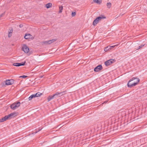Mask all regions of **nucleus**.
<instances>
[{
  "instance_id": "obj_1",
  "label": "nucleus",
  "mask_w": 147,
  "mask_h": 147,
  "mask_svg": "<svg viewBox=\"0 0 147 147\" xmlns=\"http://www.w3.org/2000/svg\"><path fill=\"white\" fill-rule=\"evenodd\" d=\"M140 81V79L137 77H133L129 81L127 86L129 88H131L137 85Z\"/></svg>"
},
{
  "instance_id": "obj_2",
  "label": "nucleus",
  "mask_w": 147,
  "mask_h": 147,
  "mask_svg": "<svg viewBox=\"0 0 147 147\" xmlns=\"http://www.w3.org/2000/svg\"><path fill=\"white\" fill-rule=\"evenodd\" d=\"M115 59H110L105 62V64L106 66L107 67L113 63L115 62Z\"/></svg>"
},
{
  "instance_id": "obj_3",
  "label": "nucleus",
  "mask_w": 147,
  "mask_h": 147,
  "mask_svg": "<svg viewBox=\"0 0 147 147\" xmlns=\"http://www.w3.org/2000/svg\"><path fill=\"white\" fill-rule=\"evenodd\" d=\"M66 91H64L61 92H57L56 93L54 94L55 98H58L66 93Z\"/></svg>"
},
{
  "instance_id": "obj_4",
  "label": "nucleus",
  "mask_w": 147,
  "mask_h": 147,
  "mask_svg": "<svg viewBox=\"0 0 147 147\" xmlns=\"http://www.w3.org/2000/svg\"><path fill=\"white\" fill-rule=\"evenodd\" d=\"M22 49L25 53H28L29 51V49L28 47H27L26 45H23Z\"/></svg>"
},
{
  "instance_id": "obj_5",
  "label": "nucleus",
  "mask_w": 147,
  "mask_h": 147,
  "mask_svg": "<svg viewBox=\"0 0 147 147\" xmlns=\"http://www.w3.org/2000/svg\"><path fill=\"white\" fill-rule=\"evenodd\" d=\"M103 69L102 66L101 65H99L94 69V71L95 72H98L102 70Z\"/></svg>"
},
{
  "instance_id": "obj_6",
  "label": "nucleus",
  "mask_w": 147,
  "mask_h": 147,
  "mask_svg": "<svg viewBox=\"0 0 147 147\" xmlns=\"http://www.w3.org/2000/svg\"><path fill=\"white\" fill-rule=\"evenodd\" d=\"M26 61L22 62L21 63H15L13 64V65L19 67L22 65H25Z\"/></svg>"
},
{
  "instance_id": "obj_7",
  "label": "nucleus",
  "mask_w": 147,
  "mask_h": 147,
  "mask_svg": "<svg viewBox=\"0 0 147 147\" xmlns=\"http://www.w3.org/2000/svg\"><path fill=\"white\" fill-rule=\"evenodd\" d=\"M14 82V80L13 79L8 80L5 81V84L7 85H10L13 84Z\"/></svg>"
},
{
  "instance_id": "obj_8",
  "label": "nucleus",
  "mask_w": 147,
  "mask_h": 147,
  "mask_svg": "<svg viewBox=\"0 0 147 147\" xmlns=\"http://www.w3.org/2000/svg\"><path fill=\"white\" fill-rule=\"evenodd\" d=\"M97 19L99 20L100 21L102 19H104L106 18V17L104 15H100L99 16L97 17Z\"/></svg>"
},
{
  "instance_id": "obj_9",
  "label": "nucleus",
  "mask_w": 147,
  "mask_h": 147,
  "mask_svg": "<svg viewBox=\"0 0 147 147\" xmlns=\"http://www.w3.org/2000/svg\"><path fill=\"white\" fill-rule=\"evenodd\" d=\"M99 22V21L96 18L93 21V25L94 26H95L98 23V22Z\"/></svg>"
},
{
  "instance_id": "obj_10",
  "label": "nucleus",
  "mask_w": 147,
  "mask_h": 147,
  "mask_svg": "<svg viewBox=\"0 0 147 147\" xmlns=\"http://www.w3.org/2000/svg\"><path fill=\"white\" fill-rule=\"evenodd\" d=\"M15 104V103L14 102L10 106L11 108L13 110L15 109L17 107L16 106Z\"/></svg>"
},
{
  "instance_id": "obj_11",
  "label": "nucleus",
  "mask_w": 147,
  "mask_h": 147,
  "mask_svg": "<svg viewBox=\"0 0 147 147\" xmlns=\"http://www.w3.org/2000/svg\"><path fill=\"white\" fill-rule=\"evenodd\" d=\"M55 98V97L54 96V94L53 95L49 96L47 98V100L48 102L49 101L52 99Z\"/></svg>"
},
{
  "instance_id": "obj_12",
  "label": "nucleus",
  "mask_w": 147,
  "mask_h": 147,
  "mask_svg": "<svg viewBox=\"0 0 147 147\" xmlns=\"http://www.w3.org/2000/svg\"><path fill=\"white\" fill-rule=\"evenodd\" d=\"M93 2L98 4H100L102 2V0H93Z\"/></svg>"
},
{
  "instance_id": "obj_13",
  "label": "nucleus",
  "mask_w": 147,
  "mask_h": 147,
  "mask_svg": "<svg viewBox=\"0 0 147 147\" xmlns=\"http://www.w3.org/2000/svg\"><path fill=\"white\" fill-rule=\"evenodd\" d=\"M10 114V115H11V116L12 118H13L17 115V113H16L15 112H14L11 113Z\"/></svg>"
},
{
  "instance_id": "obj_14",
  "label": "nucleus",
  "mask_w": 147,
  "mask_h": 147,
  "mask_svg": "<svg viewBox=\"0 0 147 147\" xmlns=\"http://www.w3.org/2000/svg\"><path fill=\"white\" fill-rule=\"evenodd\" d=\"M57 39L55 38L48 40L49 45H50L53 42L55 41Z\"/></svg>"
},
{
  "instance_id": "obj_15",
  "label": "nucleus",
  "mask_w": 147,
  "mask_h": 147,
  "mask_svg": "<svg viewBox=\"0 0 147 147\" xmlns=\"http://www.w3.org/2000/svg\"><path fill=\"white\" fill-rule=\"evenodd\" d=\"M111 49L110 47V46H109L105 48L104 50L105 51H107L110 50Z\"/></svg>"
},
{
  "instance_id": "obj_16",
  "label": "nucleus",
  "mask_w": 147,
  "mask_h": 147,
  "mask_svg": "<svg viewBox=\"0 0 147 147\" xmlns=\"http://www.w3.org/2000/svg\"><path fill=\"white\" fill-rule=\"evenodd\" d=\"M52 6V4L51 3H49L46 4V6L47 8H50Z\"/></svg>"
},
{
  "instance_id": "obj_17",
  "label": "nucleus",
  "mask_w": 147,
  "mask_h": 147,
  "mask_svg": "<svg viewBox=\"0 0 147 147\" xmlns=\"http://www.w3.org/2000/svg\"><path fill=\"white\" fill-rule=\"evenodd\" d=\"M31 36V35L30 34L28 35L26 34L24 36V38L26 39H28L30 38V36Z\"/></svg>"
},
{
  "instance_id": "obj_18",
  "label": "nucleus",
  "mask_w": 147,
  "mask_h": 147,
  "mask_svg": "<svg viewBox=\"0 0 147 147\" xmlns=\"http://www.w3.org/2000/svg\"><path fill=\"white\" fill-rule=\"evenodd\" d=\"M35 97H37L40 96L42 94L40 92H38L35 94H34Z\"/></svg>"
},
{
  "instance_id": "obj_19",
  "label": "nucleus",
  "mask_w": 147,
  "mask_h": 147,
  "mask_svg": "<svg viewBox=\"0 0 147 147\" xmlns=\"http://www.w3.org/2000/svg\"><path fill=\"white\" fill-rule=\"evenodd\" d=\"M36 97L34 94L31 95L29 98L28 100H31L33 98Z\"/></svg>"
},
{
  "instance_id": "obj_20",
  "label": "nucleus",
  "mask_w": 147,
  "mask_h": 147,
  "mask_svg": "<svg viewBox=\"0 0 147 147\" xmlns=\"http://www.w3.org/2000/svg\"><path fill=\"white\" fill-rule=\"evenodd\" d=\"M15 103V104L16 105V106L17 108L18 107L20 106V102L18 101L17 102H16Z\"/></svg>"
},
{
  "instance_id": "obj_21",
  "label": "nucleus",
  "mask_w": 147,
  "mask_h": 147,
  "mask_svg": "<svg viewBox=\"0 0 147 147\" xmlns=\"http://www.w3.org/2000/svg\"><path fill=\"white\" fill-rule=\"evenodd\" d=\"M111 3L110 2H108L107 3V7L108 8H110L111 6Z\"/></svg>"
},
{
  "instance_id": "obj_22",
  "label": "nucleus",
  "mask_w": 147,
  "mask_h": 147,
  "mask_svg": "<svg viewBox=\"0 0 147 147\" xmlns=\"http://www.w3.org/2000/svg\"><path fill=\"white\" fill-rule=\"evenodd\" d=\"M63 9V6H61L60 7H59V13H61L62 12V10Z\"/></svg>"
},
{
  "instance_id": "obj_23",
  "label": "nucleus",
  "mask_w": 147,
  "mask_h": 147,
  "mask_svg": "<svg viewBox=\"0 0 147 147\" xmlns=\"http://www.w3.org/2000/svg\"><path fill=\"white\" fill-rule=\"evenodd\" d=\"M42 43L45 45H49V41H44L42 42Z\"/></svg>"
},
{
  "instance_id": "obj_24",
  "label": "nucleus",
  "mask_w": 147,
  "mask_h": 147,
  "mask_svg": "<svg viewBox=\"0 0 147 147\" xmlns=\"http://www.w3.org/2000/svg\"><path fill=\"white\" fill-rule=\"evenodd\" d=\"M28 77L27 76L22 75L20 76V78H25Z\"/></svg>"
},
{
  "instance_id": "obj_25",
  "label": "nucleus",
  "mask_w": 147,
  "mask_h": 147,
  "mask_svg": "<svg viewBox=\"0 0 147 147\" xmlns=\"http://www.w3.org/2000/svg\"><path fill=\"white\" fill-rule=\"evenodd\" d=\"M144 45H140V46L136 50H138L139 49H140L142 48V47H144Z\"/></svg>"
},
{
  "instance_id": "obj_26",
  "label": "nucleus",
  "mask_w": 147,
  "mask_h": 147,
  "mask_svg": "<svg viewBox=\"0 0 147 147\" xmlns=\"http://www.w3.org/2000/svg\"><path fill=\"white\" fill-rule=\"evenodd\" d=\"M76 15V12H72L71 13V16L72 17Z\"/></svg>"
},
{
  "instance_id": "obj_27",
  "label": "nucleus",
  "mask_w": 147,
  "mask_h": 147,
  "mask_svg": "<svg viewBox=\"0 0 147 147\" xmlns=\"http://www.w3.org/2000/svg\"><path fill=\"white\" fill-rule=\"evenodd\" d=\"M5 121L4 119V118H3H3L1 119H0V122H3L4 121Z\"/></svg>"
},
{
  "instance_id": "obj_28",
  "label": "nucleus",
  "mask_w": 147,
  "mask_h": 147,
  "mask_svg": "<svg viewBox=\"0 0 147 147\" xmlns=\"http://www.w3.org/2000/svg\"><path fill=\"white\" fill-rule=\"evenodd\" d=\"M11 115H10V114H9L7 115L9 119H10L11 118H12L11 117Z\"/></svg>"
},
{
  "instance_id": "obj_29",
  "label": "nucleus",
  "mask_w": 147,
  "mask_h": 147,
  "mask_svg": "<svg viewBox=\"0 0 147 147\" xmlns=\"http://www.w3.org/2000/svg\"><path fill=\"white\" fill-rule=\"evenodd\" d=\"M3 118H4L5 121H6L7 120L9 119L7 115L5 116L4 117H3Z\"/></svg>"
},
{
  "instance_id": "obj_30",
  "label": "nucleus",
  "mask_w": 147,
  "mask_h": 147,
  "mask_svg": "<svg viewBox=\"0 0 147 147\" xmlns=\"http://www.w3.org/2000/svg\"><path fill=\"white\" fill-rule=\"evenodd\" d=\"M42 128H41V129H40V128H39V129H38V131H36L35 132V133L36 134V133L37 132H38V131H40L41 129H42Z\"/></svg>"
},
{
  "instance_id": "obj_31",
  "label": "nucleus",
  "mask_w": 147,
  "mask_h": 147,
  "mask_svg": "<svg viewBox=\"0 0 147 147\" xmlns=\"http://www.w3.org/2000/svg\"><path fill=\"white\" fill-rule=\"evenodd\" d=\"M12 36V34L10 33H8V36L9 37H10Z\"/></svg>"
},
{
  "instance_id": "obj_32",
  "label": "nucleus",
  "mask_w": 147,
  "mask_h": 147,
  "mask_svg": "<svg viewBox=\"0 0 147 147\" xmlns=\"http://www.w3.org/2000/svg\"><path fill=\"white\" fill-rule=\"evenodd\" d=\"M12 32H13V30L11 29V30H10L9 32H8L9 33L12 34Z\"/></svg>"
},
{
  "instance_id": "obj_33",
  "label": "nucleus",
  "mask_w": 147,
  "mask_h": 147,
  "mask_svg": "<svg viewBox=\"0 0 147 147\" xmlns=\"http://www.w3.org/2000/svg\"><path fill=\"white\" fill-rule=\"evenodd\" d=\"M115 46L116 45L110 46V47H111V49H112V48H114Z\"/></svg>"
},
{
  "instance_id": "obj_34",
  "label": "nucleus",
  "mask_w": 147,
  "mask_h": 147,
  "mask_svg": "<svg viewBox=\"0 0 147 147\" xmlns=\"http://www.w3.org/2000/svg\"><path fill=\"white\" fill-rule=\"evenodd\" d=\"M19 26L20 28H22L23 26V25L22 24H20V25Z\"/></svg>"
},
{
  "instance_id": "obj_35",
  "label": "nucleus",
  "mask_w": 147,
  "mask_h": 147,
  "mask_svg": "<svg viewBox=\"0 0 147 147\" xmlns=\"http://www.w3.org/2000/svg\"><path fill=\"white\" fill-rule=\"evenodd\" d=\"M4 15V14L3 13L0 15V18H1Z\"/></svg>"
},
{
  "instance_id": "obj_36",
  "label": "nucleus",
  "mask_w": 147,
  "mask_h": 147,
  "mask_svg": "<svg viewBox=\"0 0 147 147\" xmlns=\"http://www.w3.org/2000/svg\"><path fill=\"white\" fill-rule=\"evenodd\" d=\"M61 124H60L57 127H59V128H61Z\"/></svg>"
},
{
  "instance_id": "obj_37",
  "label": "nucleus",
  "mask_w": 147,
  "mask_h": 147,
  "mask_svg": "<svg viewBox=\"0 0 147 147\" xmlns=\"http://www.w3.org/2000/svg\"><path fill=\"white\" fill-rule=\"evenodd\" d=\"M133 82H136V81H133Z\"/></svg>"
}]
</instances>
